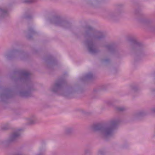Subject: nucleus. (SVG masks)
<instances>
[{"mask_svg": "<svg viewBox=\"0 0 155 155\" xmlns=\"http://www.w3.org/2000/svg\"><path fill=\"white\" fill-rule=\"evenodd\" d=\"M0 11H1V12H2V10L1 9Z\"/></svg>", "mask_w": 155, "mask_h": 155, "instance_id": "obj_1", "label": "nucleus"}]
</instances>
